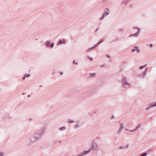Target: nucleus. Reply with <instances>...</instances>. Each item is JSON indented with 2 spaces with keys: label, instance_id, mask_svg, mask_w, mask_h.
Returning <instances> with one entry per match:
<instances>
[{
  "label": "nucleus",
  "instance_id": "nucleus-16",
  "mask_svg": "<svg viewBox=\"0 0 156 156\" xmlns=\"http://www.w3.org/2000/svg\"><path fill=\"white\" fill-rule=\"evenodd\" d=\"M135 48H136V53H137L138 52H140V50L138 49V47L136 46Z\"/></svg>",
  "mask_w": 156,
  "mask_h": 156
},
{
  "label": "nucleus",
  "instance_id": "nucleus-44",
  "mask_svg": "<svg viewBox=\"0 0 156 156\" xmlns=\"http://www.w3.org/2000/svg\"><path fill=\"white\" fill-rule=\"evenodd\" d=\"M122 30H122V29H120V30H119V31L120 32H121V31H122Z\"/></svg>",
  "mask_w": 156,
  "mask_h": 156
},
{
  "label": "nucleus",
  "instance_id": "nucleus-31",
  "mask_svg": "<svg viewBox=\"0 0 156 156\" xmlns=\"http://www.w3.org/2000/svg\"><path fill=\"white\" fill-rule=\"evenodd\" d=\"M26 77V75H24V76L23 77L22 79L23 80H24L25 79Z\"/></svg>",
  "mask_w": 156,
  "mask_h": 156
},
{
  "label": "nucleus",
  "instance_id": "nucleus-26",
  "mask_svg": "<svg viewBox=\"0 0 156 156\" xmlns=\"http://www.w3.org/2000/svg\"><path fill=\"white\" fill-rule=\"evenodd\" d=\"M147 68H146L145 69L143 72L144 73L146 74V73L147 72Z\"/></svg>",
  "mask_w": 156,
  "mask_h": 156
},
{
  "label": "nucleus",
  "instance_id": "nucleus-25",
  "mask_svg": "<svg viewBox=\"0 0 156 156\" xmlns=\"http://www.w3.org/2000/svg\"><path fill=\"white\" fill-rule=\"evenodd\" d=\"M75 62V60H74L73 61V64H75L76 65H77L78 64V63L77 62Z\"/></svg>",
  "mask_w": 156,
  "mask_h": 156
},
{
  "label": "nucleus",
  "instance_id": "nucleus-21",
  "mask_svg": "<svg viewBox=\"0 0 156 156\" xmlns=\"http://www.w3.org/2000/svg\"><path fill=\"white\" fill-rule=\"evenodd\" d=\"M135 47H136V46H135L134 47V48L132 49V52H133V51H135L136 50V48H135Z\"/></svg>",
  "mask_w": 156,
  "mask_h": 156
},
{
  "label": "nucleus",
  "instance_id": "nucleus-47",
  "mask_svg": "<svg viewBox=\"0 0 156 156\" xmlns=\"http://www.w3.org/2000/svg\"><path fill=\"white\" fill-rule=\"evenodd\" d=\"M79 156H83V155L82 154H79Z\"/></svg>",
  "mask_w": 156,
  "mask_h": 156
},
{
  "label": "nucleus",
  "instance_id": "nucleus-12",
  "mask_svg": "<svg viewBox=\"0 0 156 156\" xmlns=\"http://www.w3.org/2000/svg\"><path fill=\"white\" fill-rule=\"evenodd\" d=\"M66 128L65 127L63 126V127H62L60 128L59 129V130L62 131L64 130H66Z\"/></svg>",
  "mask_w": 156,
  "mask_h": 156
},
{
  "label": "nucleus",
  "instance_id": "nucleus-27",
  "mask_svg": "<svg viewBox=\"0 0 156 156\" xmlns=\"http://www.w3.org/2000/svg\"><path fill=\"white\" fill-rule=\"evenodd\" d=\"M146 74L144 73V72H143V73H142V74L141 75V76H142V77H143L144 76V75Z\"/></svg>",
  "mask_w": 156,
  "mask_h": 156
},
{
  "label": "nucleus",
  "instance_id": "nucleus-43",
  "mask_svg": "<svg viewBox=\"0 0 156 156\" xmlns=\"http://www.w3.org/2000/svg\"><path fill=\"white\" fill-rule=\"evenodd\" d=\"M95 45V46L96 47L98 46V44L97 43L96 44H95V45Z\"/></svg>",
  "mask_w": 156,
  "mask_h": 156
},
{
  "label": "nucleus",
  "instance_id": "nucleus-5",
  "mask_svg": "<svg viewBox=\"0 0 156 156\" xmlns=\"http://www.w3.org/2000/svg\"><path fill=\"white\" fill-rule=\"evenodd\" d=\"M133 28L134 29H136L138 30V31L136 33H135L134 34L131 35V36H135L137 37L140 33V29L138 27H133Z\"/></svg>",
  "mask_w": 156,
  "mask_h": 156
},
{
  "label": "nucleus",
  "instance_id": "nucleus-23",
  "mask_svg": "<svg viewBox=\"0 0 156 156\" xmlns=\"http://www.w3.org/2000/svg\"><path fill=\"white\" fill-rule=\"evenodd\" d=\"M104 41V39H102L101 40L99 41V42L101 43L102 42H103Z\"/></svg>",
  "mask_w": 156,
  "mask_h": 156
},
{
  "label": "nucleus",
  "instance_id": "nucleus-1",
  "mask_svg": "<svg viewBox=\"0 0 156 156\" xmlns=\"http://www.w3.org/2000/svg\"><path fill=\"white\" fill-rule=\"evenodd\" d=\"M45 129V128L44 126L39 130L37 131L34 134L35 138L37 140L41 138V136L44 134Z\"/></svg>",
  "mask_w": 156,
  "mask_h": 156
},
{
  "label": "nucleus",
  "instance_id": "nucleus-45",
  "mask_svg": "<svg viewBox=\"0 0 156 156\" xmlns=\"http://www.w3.org/2000/svg\"><path fill=\"white\" fill-rule=\"evenodd\" d=\"M100 43H100L99 41L97 43V44H98H98H99Z\"/></svg>",
  "mask_w": 156,
  "mask_h": 156
},
{
  "label": "nucleus",
  "instance_id": "nucleus-2",
  "mask_svg": "<svg viewBox=\"0 0 156 156\" xmlns=\"http://www.w3.org/2000/svg\"><path fill=\"white\" fill-rule=\"evenodd\" d=\"M37 139L35 138V136H30L27 138L25 140L27 144H32L35 142Z\"/></svg>",
  "mask_w": 156,
  "mask_h": 156
},
{
  "label": "nucleus",
  "instance_id": "nucleus-36",
  "mask_svg": "<svg viewBox=\"0 0 156 156\" xmlns=\"http://www.w3.org/2000/svg\"><path fill=\"white\" fill-rule=\"evenodd\" d=\"M129 144H127L126 145V146H125V147H126L128 148L129 147Z\"/></svg>",
  "mask_w": 156,
  "mask_h": 156
},
{
  "label": "nucleus",
  "instance_id": "nucleus-28",
  "mask_svg": "<svg viewBox=\"0 0 156 156\" xmlns=\"http://www.w3.org/2000/svg\"><path fill=\"white\" fill-rule=\"evenodd\" d=\"M91 49H92V48H90L88 49H87V51H91Z\"/></svg>",
  "mask_w": 156,
  "mask_h": 156
},
{
  "label": "nucleus",
  "instance_id": "nucleus-14",
  "mask_svg": "<svg viewBox=\"0 0 156 156\" xmlns=\"http://www.w3.org/2000/svg\"><path fill=\"white\" fill-rule=\"evenodd\" d=\"M156 106V102L154 103L151 104V107H154Z\"/></svg>",
  "mask_w": 156,
  "mask_h": 156
},
{
  "label": "nucleus",
  "instance_id": "nucleus-42",
  "mask_svg": "<svg viewBox=\"0 0 156 156\" xmlns=\"http://www.w3.org/2000/svg\"><path fill=\"white\" fill-rule=\"evenodd\" d=\"M98 28H97L95 30V32H97L98 30Z\"/></svg>",
  "mask_w": 156,
  "mask_h": 156
},
{
  "label": "nucleus",
  "instance_id": "nucleus-49",
  "mask_svg": "<svg viewBox=\"0 0 156 156\" xmlns=\"http://www.w3.org/2000/svg\"><path fill=\"white\" fill-rule=\"evenodd\" d=\"M30 96V94H28V97H29Z\"/></svg>",
  "mask_w": 156,
  "mask_h": 156
},
{
  "label": "nucleus",
  "instance_id": "nucleus-10",
  "mask_svg": "<svg viewBox=\"0 0 156 156\" xmlns=\"http://www.w3.org/2000/svg\"><path fill=\"white\" fill-rule=\"evenodd\" d=\"M123 124H122L121 123L120 124V127L119 128V129L118 130V133H120L121 131V130H122V129L123 128Z\"/></svg>",
  "mask_w": 156,
  "mask_h": 156
},
{
  "label": "nucleus",
  "instance_id": "nucleus-7",
  "mask_svg": "<svg viewBox=\"0 0 156 156\" xmlns=\"http://www.w3.org/2000/svg\"><path fill=\"white\" fill-rule=\"evenodd\" d=\"M96 75V73H90L89 74L88 76V78H93L95 77Z\"/></svg>",
  "mask_w": 156,
  "mask_h": 156
},
{
  "label": "nucleus",
  "instance_id": "nucleus-41",
  "mask_svg": "<svg viewBox=\"0 0 156 156\" xmlns=\"http://www.w3.org/2000/svg\"><path fill=\"white\" fill-rule=\"evenodd\" d=\"M114 118V115H112L111 118V119H113Z\"/></svg>",
  "mask_w": 156,
  "mask_h": 156
},
{
  "label": "nucleus",
  "instance_id": "nucleus-38",
  "mask_svg": "<svg viewBox=\"0 0 156 156\" xmlns=\"http://www.w3.org/2000/svg\"><path fill=\"white\" fill-rule=\"evenodd\" d=\"M153 45V44H150V47H152Z\"/></svg>",
  "mask_w": 156,
  "mask_h": 156
},
{
  "label": "nucleus",
  "instance_id": "nucleus-30",
  "mask_svg": "<svg viewBox=\"0 0 156 156\" xmlns=\"http://www.w3.org/2000/svg\"><path fill=\"white\" fill-rule=\"evenodd\" d=\"M151 106L148 107H147L146 108V109L147 110H149L151 108Z\"/></svg>",
  "mask_w": 156,
  "mask_h": 156
},
{
  "label": "nucleus",
  "instance_id": "nucleus-9",
  "mask_svg": "<svg viewBox=\"0 0 156 156\" xmlns=\"http://www.w3.org/2000/svg\"><path fill=\"white\" fill-rule=\"evenodd\" d=\"M91 151V149H90L87 151H84L83 152V155H84L88 153Z\"/></svg>",
  "mask_w": 156,
  "mask_h": 156
},
{
  "label": "nucleus",
  "instance_id": "nucleus-8",
  "mask_svg": "<svg viewBox=\"0 0 156 156\" xmlns=\"http://www.w3.org/2000/svg\"><path fill=\"white\" fill-rule=\"evenodd\" d=\"M65 39H63V40H60L58 43V44L59 45L62 44H65Z\"/></svg>",
  "mask_w": 156,
  "mask_h": 156
},
{
  "label": "nucleus",
  "instance_id": "nucleus-46",
  "mask_svg": "<svg viewBox=\"0 0 156 156\" xmlns=\"http://www.w3.org/2000/svg\"><path fill=\"white\" fill-rule=\"evenodd\" d=\"M126 130H127V131H130V130H129V129H126Z\"/></svg>",
  "mask_w": 156,
  "mask_h": 156
},
{
  "label": "nucleus",
  "instance_id": "nucleus-24",
  "mask_svg": "<svg viewBox=\"0 0 156 156\" xmlns=\"http://www.w3.org/2000/svg\"><path fill=\"white\" fill-rule=\"evenodd\" d=\"M87 58L89 59H90V60L91 61H92V60H93V59L91 58H90V57H89V56H87Z\"/></svg>",
  "mask_w": 156,
  "mask_h": 156
},
{
  "label": "nucleus",
  "instance_id": "nucleus-13",
  "mask_svg": "<svg viewBox=\"0 0 156 156\" xmlns=\"http://www.w3.org/2000/svg\"><path fill=\"white\" fill-rule=\"evenodd\" d=\"M140 127V124H138L135 129V130L136 131V130L138 129Z\"/></svg>",
  "mask_w": 156,
  "mask_h": 156
},
{
  "label": "nucleus",
  "instance_id": "nucleus-35",
  "mask_svg": "<svg viewBox=\"0 0 156 156\" xmlns=\"http://www.w3.org/2000/svg\"><path fill=\"white\" fill-rule=\"evenodd\" d=\"M96 47L95 46V45H94L93 47H91V48L92 49H94V48H95Z\"/></svg>",
  "mask_w": 156,
  "mask_h": 156
},
{
  "label": "nucleus",
  "instance_id": "nucleus-34",
  "mask_svg": "<svg viewBox=\"0 0 156 156\" xmlns=\"http://www.w3.org/2000/svg\"><path fill=\"white\" fill-rule=\"evenodd\" d=\"M105 64H103L102 65H101V67H105Z\"/></svg>",
  "mask_w": 156,
  "mask_h": 156
},
{
  "label": "nucleus",
  "instance_id": "nucleus-33",
  "mask_svg": "<svg viewBox=\"0 0 156 156\" xmlns=\"http://www.w3.org/2000/svg\"><path fill=\"white\" fill-rule=\"evenodd\" d=\"M30 74H27V75L26 76H27V77H30Z\"/></svg>",
  "mask_w": 156,
  "mask_h": 156
},
{
  "label": "nucleus",
  "instance_id": "nucleus-39",
  "mask_svg": "<svg viewBox=\"0 0 156 156\" xmlns=\"http://www.w3.org/2000/svg\"><path fill=\"white\" fill-rule=\"evenodd\" d=\"M56 142H57V141H55H55H53V143L54 144H55L56 143Z\"/></svg>",
  "mask_w": 156,
  "mask_h": 156
},
{
  "label": "nucleus",
  "instance_id": "nucleus-22",
  "mask_svg": "<svg viewBox=\"0 0 156 156\" xmlns=\"http://www.w3.org/2000/svg\"><path fill=\"white\" fill-rule=\"evenodd\" d=\"M4 154L3 153L0 151V156H3Z\"/></svg>",
  "mask_w": 156,
  "mask_h": 156
},
{
  "label": "nucleus",
  "instance_id": "nucleus-17",
  "mask_svg": "<svg viewBox=\"0 0 156 156\" xmlns=\"http://www.w3.org/2000/svg\"><path fill=\"white\" fill-rule=\"evenodd\" d=\"M74 122V121L73 120H70V119H69V120L68 121V122L69 123H73V122Z\"/></svg>",
  "mask_w": 156,
  "mask_h": 156
},
{
  "label": "nucleus",
  "instance_id": "nucleus-4",
  "mask_svg": "<svg viewBox=\"0 0 156 156\" xmlns=\"http://www.w3.org/2000/svg\"><path fill=\"white\" fill-rule=\"evenodd\" d=\"M110 13L109 9L106 8L104 11V12L102 14L101 17L100 18L99 20H102L106 16H107Z\"/></svg>",
  "mask_w": 156,
  "mask_h": 156
},
{
  "label": "nucleus",
  "instance_id": "nucleus-37",
  "mask_svg": "<svg viewBox=\"0 0 156 156\" xmlns=\"http://www.w3.org/2000/svg\"><path fill=\"white\" fill-rule=\"evenodd\" d=\"M136 130H135V129H134V130H130L129 131H130V132H134Z\"/></svg>",
  "mask_w": 156,
  "mask_h": 156
},
{
  "label": "nucleus",
  "instance_id": "nucleus-3",
  "mask_svg": "<svg viewBox=\"0 0 156 156\" xmlns=\"http://www.w3.org/2000/svg\"><path fill=\"white\" fill-rule=\"evenodd\" d=\"M122 85L124 87L126 88H127L129 87L130 84L127 81V79L123 77L122 80Z\"/></svg>",
  "mask_w": 156,
  "mask_h": 156
},
{
  "label": "nucleus",
  "instance_id": "nucleus-15",
  "mask_svg": "<svg viewBox=\"0 0 156 156\" xmlns=\"http://www.w3.org/2000/svg\"><path fill=\"white\" fill-rule=\"evenodd\" d=\"M147 66V65L146 64V65H143V66H140V67H139V69H142L143 68H144L145 67Z\"/></svg>",
  "mask_w": 156,
  "mask_h": 156
},
{
  "label": "nucleus",
  "instance_id": "nucleus-40",
  "mask_svg": "<svg viewBox=\"0 0 156 156\" xmlns=\"http://www.w3.org/2000/svg\"><path fill=\"white\" fill-rule=\"evenodd\" d=\"M60 75H62L63 74V73L61 72H60Z\"/></svg>",
  "mask_w": 156,
  "mask_h": 156
},
{
  "label": "nucleus",
  "instance_id": "nucleus-32",
  "mask_svg": "<svg viewBox=\"0 0 156 156\" xmlns=\"http://www.w3.org/2000/svg\"><path fill=\"white\" fill-rule=\"evenodd\" d=\"M106 57H107L108 58H110V56L108 55H106Z\"/></svg>",
  "mask_w": 156,
  "mask_h": 156
},
{
  "label": "nucleus",
  "instance_id": "nucleus-19",
  "mask_svg": "<svg viewBox=\"0 0 156 156\" xmlns=\"http://www.w3.org/2000/svg\"><path fill=\"white\" fill-rule=\"evenodd\" d=\"M147 153L145 152L144 153L140 156H146Z\"/></svg>",
  "mask_w": 156,
  "mask_h": 156
},
{
  "label": "nucleus",
  "instance_id": "nucleus-50",
  "mask_svg": "<svg viewBox=\"0 0 156 156\" xmlns=\"http://www.w3.org/2000/svg\"><path fill=\"white\" fill-rule=\"evenodd\" d=\"M127 1H128L127 0L126 1V2H127Z\"/></svg>",
  "mask_w": 156,
  "mask_h": 156
},
{
  "label": "nucleus",
  "instance_id": "nucleus-6",
  "mask_svg": "<svg viewBox=\"0 0 156 156\" xmlns=\"http://www.w3.org/2000/svg\"><path fill=\"white\" fill-rule=\"evenodd\" d=\"M98 147V145L95 142H93L92 145V147L90 149H91V150L92 149L96 150L97 149Z\"/></svg>",
  "mask_w": 156,
  "mask_h": 156
},
{
  "label": "nucleus",
  "instance_id": "nucleus-48",
  "mask_svg": "<svg viewBox=\"0 0 156 156\" xmlns=\"http://www.w3.org/2000/svg\"><path fill=\"white\" fill-rule=\"evenodd\" d=\"M42 87V85H40V86H39V87Z\"/></svg>",
  "mask_w": 156,
  "mask_h": 156
},
{
  "label": "nucleus",
  "instance_id": "nucleus-11",
  "mask_svg": "<svg viewBox=\"0 0 156 156\" xmlns=\"http://www.w3.org/2000/svg\"><path fill=\"white\" fill-rule=\"evenodd\" d=\"M50 41H47L45 42L44 43V45L47 46V47H48L50 46Z\"/></svg>",
  "mask_w": 156,
  "mask_h": 156
},
{
  "label": "nucleus",
  "instance_id": "nucleus-20",
  "mask_svg": "<svg viewBox=\"0 0 156 156\" xmlns=\"http://www.w3.org/2000/svg\"><path fill=\"white\" fill-rule=\"evenodd\" d=\"M125 148H126V147H125V146H120L119 147V148L120 149H122V148L125 149Z\"/></svg>",
  "mask_w": 156,
  "mask_h": 156
},
{
  "label": "nucleus",
  "instance_id": "nucleus-29",
  "mask_svg": "<svg viewBox=\"0 0 156 156\" xmlns=\"http://www.w3.org/2000/svg\"><path fill=\"white\" fill-rule=\"evenodd\" d=\"M79 126H78V123H77V124L75 126V127L76 128H77Z\"/></svg>",
  "mask_w": 156,
  "mask_h": 156
},
{
  "label": "nucleus",
  "instance_id": "nucleus-18",
  "mask_svg": "<svg viewBox=\"0 0 156 156\" xmlns=\"http://www.w3.org/2000/svg\"><path fill=\"white\" fill-rule=\"evenodd\" d=\"M54 43H52L50 45V46L51 47V48H53L54 46Z\"/></svg>",
  "mask_w": 156,
  "mask_h": 156
}]
</instances>
